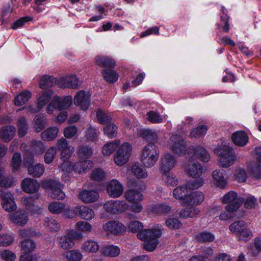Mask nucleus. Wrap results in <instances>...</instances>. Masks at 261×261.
I'll use <instances>...</instances> for the list:
<instances>
[{
	"mask_svg": "<svg viewBox=\"0 0 261 261\" xmlns=\"http://www.w3.org/2000/svg\"><path fill=\"white\" fill-rule=\"evenodd\" d=\"M53 92L51 90L44 91L42 95L39 98L38 104L42 108L50 99Z\"/></svg>",
	"mask_w": 261,
	"mask_h": 261,
	"instance_id": "58",
	"label": "nucleus"
},
{
	"mask_svg": "<svg viewBox=\"0 0 261 261\" xmlns=\"http://www.w3.org/2000/svg\"><path fill=\"white\" fill-rule=\"evenodd\" d=\"M244 202L245 207L247 208L254 207L257 201L252 196L248 197L245 201L242 197H238L237 194L234 191H229V213L237 211ZM231 217L229 214V218Z\"/></svg>",
	"mask_w": 261,
	"mask_h": 261,
	"instance_id": "3",
	"label": "nucleus"
},
{
	"mask_svg": "<svg viewBox=\"0 0 261 261\" xmlns=\"http://www.w3.org/2000/svg\"><path fill=\"white\" fill-rule=\"evenodd\" d=\"M204 199L203 194L200 191H195L189 193L188 197L185 198L187 205H199Z\"/></svg>",
	"mask_w": 261,
	"mask_h": 261,
	"instance_id": "27",
	"label": "nucleus"
},
{
	"mask_svg": "<svg viewBox=\"0 0 261 261\" xmlns=\"http://www.w3.org/2000/svg\"><path fill=\"white\" fill-rule=\"evenodd\" d=\"M214 151L218 156V162L220 166L227 168L228 165V146L221 145L216 147Z\"/></svg>",
	"mask_w": 261,
	"mask_h": 261,
	"instance_id": "14",
	"label": "nucleus"
},
{
	"mask_svg": "<svg viewBox=\"0 0 261 261\" xmlns=\"http://www.w3.org/2000/svg\"><path fill=\"white\" fill-rule=\"evenodd\" d=\"M103 229L107 232L114 236H118L123 233L126 229L125 226L117 221H110L104 224Z\"/></svg>",
	"mask_w": 261,
	"mask_h": 261,
	"instance_id": "12",
	"label": "nucleus"
},
{
	"mask_svg": "<svg viewBox=\"0 0 261 261\" xmlns=\"http://www.w3.org/2000/svg\"><path fill=\"white\" fill-rule=\"evenodd\" d=\"M199 210L195 207H186L182 209L179 212L180 217L186 219L188 218H194L199 214Z\"/></svg>",
	"mask_w": 261,
	"mask_h": 261,
	"instance_id": "43",
	"label": "nucleus"
},
{
	"mask_svg": "<svg viewBox=\"0 0 261 261\" xmlns=\"http://www.w3.org/2000/svg\"><path fill=\"white\" fill-rule=\"evenodd\" d=\"M21 248L26 252H30L36 248L35 243L32 240L26 239L21 242Z\"/></svg>",
	"mask_w": 261,
	"mask_h": 261,
	"instance_id": "61",
	"label": "nucleus"
},
{
	"mask_svg": "<svg viewBox=\"0 0 261 261\" xmlns=\"http://www.w3.org/2000/svg\"><path fill=\"white\" fill-rule=\"evenodd\" d=\"M96 64L101 67H108L113 68L116 66V61L109 56H97L94 58Z\"/></svg>",
	"mask_w": 261,
	"mask_h": 261,
	"instance_id": "26",
	"label": "nucleus"
},
{
	"mask_svg": "<svg viewBox=\"0 0 261 261\" xmlns=\"http://www.w3.org/2000/svg\"><path fill=\"white\" fill-rule=\"evenodd\" d=\"M59 131L56 126L49 127L41 133V137L45 141H53L57 137Z\"/></svg>",
	"mask_w": 261,
	"mask_h": 261,
	"instance_id": "32",
	"label": "nucleus"
},
{
	"mask_svg": "<svg viewBox=\"0 0 261 261\" xmlns=\"http://www.w3.org/2000/svg\"><path fill=\"white\" fill-rule=\"evenodd\" d=\"M162 226L157 224L150 229H145L137 234L140 240L144 241V248L148 251H152L157 247L159 242L158 239L162 235Z\"/></svg>",
	"mask_w": 261,
	"mask_h": 261,
	"instance_id": "1",
	"label": "nucleus"
},
{
	"mask_svg": "<svg viewBox=\"0 0 261 261\" xmlns=\"http://www.w3.org/2000/svg\"><path fill=\"white\" fill-rule=\"evenodd\" d=\"M171 209V206L166 203L156 204L153 207L154 212L160 214H167L170 212Z\"/></svg>",
	"mask_w": 261,
	"mask_h": 261,
	"instance_id": "59",
	"label": "nucleus"
},
{
	"mask_svg": "<svg viewBox=\"0 0 261 261\" xmlns=\"http://www.w3.org/2000/svg\"><path fill=\"white\" fill-rule=\"evenodd\" d=\"M44 225L51 231H58L60 229V225L57 221L50 217L45 218Z\"/></svg>",
	"mask_w": 261,
	"mask_h": 261,
	"instance_id": "51",
	"label": "nucleus"
},
{
	"mask_svg": "<svg viewBox=\"0 0 261 261\" xmlns=\"http://www.w3.org/2000/svg\"><path fill=\"white\" fill-rule=\"evenodd\" d=\"M64 255L68 261H81L83 258L81 253L75 250L67 251Z\"/></svg>",
	"mask_w": 261,
	"mask_h": 261,
	"instance_id": "55",
	"label": "nucleus"
},
{
	"mask_svg": "<svg viewBox=\"0 0 261 261\" xmlns=\"http://www.w3.org/2000/svg\"><path fill=\"white\" fill-rule=\"evenodd\" d=\"M42 185L45 189L51 190L50 195L51 198L61 200L65 198V194L62 190V185L59 181L54 180H45Z\"/></svg>",
	"mask_w": 261,
	"mask_h": 261,
	"instance_id": "7",
	"label": "nucleus"
},
{
	"mask_svg": "<svg viewBox=\"0 0 261 261\" xmlns=\"http://www.w3.org/2000/svg\"><path fill=\"white\" fill-rule=\"evenodd\" d=\"M57 149L55 146L50 147L46 151L44 155V161L47 164H50L55 158L57 154Z\"/></svg>",
	"mask_w": 261,
	"mask_h": 261,
	"instance_id": "56",
	"label": "nucleus"
},
{
	"mask_svg": "<svg viewBox=\"0 0 261 261\" xmlns=\"http://www.w3.org/2000/svg\"><path fill=\"white\" fill-rule=\"evenodd\" d=\"M213 177L215 180V184L220 188H223L227 184L228 175L224 169L215 170L213 173Z\"/></svg>",
	"mask_w": 261,
	"mask_h": 261,
	"instance_id": "24",
	"label": "nucleus"
},
{
	"mask_svg": "<svg viewBox=\"0 0 261 261\" xmlns=\"http://www.w3.org/2000/svg\"><path fill=\"white\" fill-rule=\"evenodd\" d=\"M125 197L128 201L133 203L140 202L143 200L142 194L134 189L127 190L125 193Z\"/></svg>",
	"mask_w": 261,
	"mask_h": 261,
	"instance_id": "36",
	"label": "nucleus"
},
{
	"mask_svg": "<svg viewBox=\"0 0 261 261\" xmlns=\"http://www.w3.org/2000/svg\"><path fill=\"white\" fill-rule=\"evenodd\" d=\"M31 96L32 94L30 91H23L15 97L14 103L16 106H21L25 104L31 98Z\"/></svg>",
	"mask_w": 261,
	"mask_h": 261,
	"instance_id": "40",
	"label": "nucleus"
},
{
	"mask_svg": "<svg viewBox=\"0 0 261 261\" xmlns=\"http://www.w3.org/2000/svg\"><path fill=\"white\" fill-rule=\"evenodd\" d=\"M162 173L163 179L168 185L175 186L177 185V179L173 172L168 171L162 172Z\"/></svg>",
	"mask_w": 261,
	"mask_h": 261,
	"instance_id": "47",
	"label": "nucleus"
},
{
	"mask_svg": "<svg viewBox=\"0 0 261 261\" xmlns=\"http://www.w3.org/2000/svg\"><path fill=\"white\" fill-rule=\"evenodd\" d=\"M99 134V132L98 129L90 126L86 131L85 137L88 140L94 141L97 139Z\"/></svg>",
	"mask_w": 261,
	"mask_h": 261,
	"instance_id": "60",
	"label": "nucleus"
},
{
	"mask_svg": "<svg viewBox=\"0 0 261 261\" xmlns=\"http://www.w3.org/2000/svg\"><path fill=\"white\" fill-rule=\"evenodd\" d=\"M90 97L84 91H80L74 97V103L79 106L83 110H86L90 105Z\"/></svg>",
	"mask_w": 261,
	"mask_h": 261,
	"instance_id": "20",
	"label": "nucleus"
},
{
	"mask_svg": "<svg viewBox=\"0 0 261 261\" xmlns=\"http://www.w3.org/2000/svg\"><path fill=\"white\" fill-rule=\"evenodd\" d=\"M101 253L104 256L114 257L120 254V249L117 246L108 245L102 248Z\"/></svg>",
	"mask_w": 261,
	"mask_h": 261,
	"instance_id": "35",
	"label": "nucleus"
},
{
	"mask_svg": "<svg viewBox=\"0 0 261 261\" xmlns=\"http://www.w3.org/2000/svg\"><path fill=\"white\" fill-rule=\"evenodd\" d=\"M57 80L54 77L45 74L41 77L40 87L41 89H46L55 86Z\"/></svg>",
	"mask_w": 261,
	"mask_h": 261,
	"instance_id": "39",
	"label": "nucleus"
},
{
	"mask_svg": "<svg viewBox=\"0 0 261 261\" xmlns=\"http://www.w3.org/2000/svg\"><path fill=\"white\" fill-rule=\"evenodd\" d=\"M23 191L28 193H36L40 188L39 182L35 179L31 178H25L21 184Z\"/></svg>",
	"mask_w": 261,
	"mask_h": 261,
	"instance_id": "19",
	"label": "nucleus"
},
{
	"mask_svg": "<svg viewBox=\"0 0 261 261\" xmlns=\"http://www.w3.org/2000/svg\"><path fill=\"white\" fill-rule=\"evenodd\" d=\"M159 147L154 143H150L143 148L140 160L145 168H150L155 165L159 159Z\"/></svg>",
	"mask_w": 261,
	"mask_h": 261,
	"instance_id": "2",
	"label": "nucleus"
},
{
	"mask_svg": "<svg viewBox=\"0 0 261 261\" xmlns=\"http://www.w3.org/2000/svg\"><path fill=\"white\" fill-rule=\"evenodd\" d=\"M130 172L132 174L135 176L138 179L146 178L148 176L146 170L138 163H135L132 166Z\"/></svg>",
	"mask_w": 261,
	"mask_h": 261,
	"instance_id": "37",
	"label": "nucleus"
},
{
	"mask_svg": "<svg viewBox=\"0 0 261 261\" xmlns=\"http://www.w3.org/2000/svg\"><path fill=\"white\" fill-rule=\"evenodd\" d=\"M107 191L110 197L117 198L123 193V188L119 181L112 179L107 185Z\"/></svg>",
	"mask_w": 261,
	"mask_h": 261,
	"instance_id": "16",
	"label": "nucleus"
},
{
	"mask_svg": "<svg viewBox=\"0 0 261 261\" xmlns=\"http://www.w3.org/2000/svg\"><path fill=\"white\" fill-rule=\"evenodd\" d=\"M176 160L174 156L169 152L165 153L160 160V170L161 172L170 171L175 165Z\"/></svg>",
	"mask_w": 261,
	"mask_h": 261,
	"instance_id": "17",
	"label": "nucleus"
},
{
	"mask_svg": "<svg viewBox=\"0 0 261 261\" xmlns=\"http://www.w3.org/2000/svg\"><path fill=\"white\" fill-rule=\"evenodd\" d=\"M194 155L204 162H207L210 159L208 152L202 146L192 147Z\"/></svg>",
	"mask_w": 261,
	"mask_h": 261,
	"instance_id": "38",
	"label": "nucleus"
},
{
	"mask_svg": "<svg viewBox=\"0 0 261 261\" xmlns=\"http://www.w3.org/2000/svg\"><path fill=\"white\" fill-rule=\"evenodd\" d=\"M93 163L88 160L80 161L75 163L72 167L73 170L79 173L88 172L92 168Z\"/></svg>",
	"mask_w": 261,
	"mask_h": 261,
	"instance_id": "28",
	"label": "nucleus"
},
{
	"mask_svg": "<svg viewBox=\"0 0 261 261\" xmlns=\"http://www.w3.org/2000/svg\"><path fill=\"white\" fill-rule=\"evenodd\" d=\"M78 233L73 230H69L67 235H62L57 238L58 246L63 249H69L74 245L73 239L77 238Z\"/></svg>",
	"mask_w": 261,
	"mask_h": 261,
	"instance_id": "11",
	"label": "nucleus"
},
{
	"mask_svg": "<svg viewBox=\"0 0 261 261\" xmlns=\"http://www.w3.org/2000/svg\"><path fill=\"white\" fill-rule=\"evenodd\" d=\"M14 184V178L5 175V171L0 169V187L9 188Z\"/></svg>",
	"mask_w": 261,
	"mask_h": 261,
	"instance_id": "44",
	"label": "nucleus"
},
{
	"mask_svg": "<svg viewBox=\"0 0 261 261\" xmlns=\"http://www.w3.org/2000/svg\"><path fill=\"white\" fill-rule=\"evenodd\" d=\"M18 135L20 137H24L27 133L28 125L24 117H21L17 122Z\"/></svg>",
	"mask_w": 261,
	"mask_h": 261,
	"instance_id": "49",
	"label": "nucleus"
},
{
	"mask_svg": "<svg viewBox=\"0 0 261 261\" xmlns=\"http://www.w3.org/2000/svg\"><path fill=\"white\" fill-rule=\"evenodd\" d=\"M16 128L13 125L2 127L0 129V138L4 141H10L14 136Z\"/></svg>",
	"mask_w": 261,
	"mask_h": 261,
	"instance_id": "30",
	"label": "nucleus"
},
{
	"mask_svg": "<svg viewBox=\"0 0 261 261\" xmlns=\"http://www.w3.org/2000/svg\"><path fill=\"white\" fill-rule=\"evenodd\" d=\"M252 237V231L246 226V224L240 232L238 234L237 237L241 240L246 241Z\"/></svg>",
	"mask_w": 261,
	"mask_h": 261,
	"instance_id": "64",
	"label": "nucleus"
},
{
	"mask_svg": "<svg viewBox=\"0 0 261 261\" xmlns=\"http://www.w3.org/2000/svg\"><path fill=\"white\" fill-rule=\"evenodd\" d=\"M61 85L63 88L77 89L79 86L78 78L74 75L61 79Z\"/></svg>",
	"mask_w": 261,
	"mask_h": 261,
	"instance_id": "29",
	"label": "nucleus"
},
{
	"mask_svg": "<svg viewBox=\"0 0 261 261\" xmlns=\"http://www.w3.org/2000/svg\"><path fill=\"white\" fill-rule=\"evenodd\" d=\"M255 161H251L247 164L249 174L255 179L261 178V147L256 146L251 152Z\"/></svg>",
	"mask_w": 261,
	"mask_h": 261,
	"instance_id": "4",
	"label": "nucleus"
},
{
	"mask_svg": "<svg viewBox=\"0 0 261 261\" xmlns=\"http://www.w3.org/2000/svg\"><path fill=\"white\" fill-rule=\"evenodd\" d=\"M22 164L21 155L20 153L15 152L12 156L11 161V166L13 172L19 170Z\"/></svg>",
	"mask_w": 261,
	"mask_h": 261,
	"instance_id": "48",
	"label": "nucleus"
},
{
	"mask_svg": "<svg viewBox=\"0 0 261 261\" xmlns=\"http://www.w3.org/2000/svg\"><path fill=\"white\" fill-rule=\"evenodd\" d=\"M118 127L114 123H111L106 125L103 128L105 134L109 138H113L117 136Z\"/></svg>",
	"mask_w": 261,
	"mask_h": 261,
	"instance_id": "53",
	"label": "nucleus"
},
{
	"mask_svg": "<svg viewBox=\"0 0 261 261\" xmlns=\"http://www.w3.org/2000/svg\"><path fill=\"white\" fill-rule=\"evenodd\" d=\"M147 120L152 123H161L163 122L164 118L159 112L150 111L147 114Z\"/></svg>",
	"mask_w": 261,
	"mask_h": 261,
	"instance_id": "50",
	"label": "nucleus"
},
{
	"mask_svg": "<svg viewBox=\"0 0 261 261\" xmlns=\"http://www.w3.org/2000/svg\"><path fill=\"white\" fill-rule=\"evenodd\" d=\"M104 79L108 83H113L116 82L118 79V73L111 69H105L101 72Z\"/></svg>",
	"mask_w": 261,
	"mask_h": 261,
	"instance_id": "41",
	"label": "nucleus"
},
{
	"mask_svg": "<svg viewBox=\"0 0 261 261\" xmlns=\"http://www.w3.org/2000/svg\"><path fill=\"white\" fill-rule=\"evenodd\" d=\"M65 209V205L63 203L54 202L48 205V210L50 213L54 214L61 213Z\"/></svg>",
	"mask_w": 261,
	"mask_h": 261,
	"instance_id": "57",
	"label": "nucleus"
},
{
	"mask_svg": "<svg viewBox=\"0 0 261 261\" xmlns=\"http://www.w3.org/2000/svg\"><path fill=\"white\" fill-rule=\"evenodd\" d=\"M189 193V189L186 185L176 187L173 192V195L175 198L182 200L183 203L185 204V198L188 197Z\"/></svg>",
	"mask_w": 261,
	"mask_h": 261,
	"instance_id": "31",
	"label": "nucleus"
},
{
	"mask_svg": "<svg viewBox=\"0 0 261 261\" xmlns=\"http://www.w3.org/2000/svg\"><path fill=\"white\" fill-rule=\"evenodd\" d=\"M233 143L237 146L243 147L245 146L249 141L248 135L244 131H237L231 136Z\"/></svg>",
	"mask_w": 261,
	"mask_h": 261,
	"instance_id": "25",
	"label": "nucleus"
},
{
	"mask_svg": "<svg viewBox=\"0 0 261 261\" xmlns=\"http://www.w3.org/2000/svg\"><path fill=\"white\" fill-rule=\"evenodd\" d=\"M207 130V127L205 125H200L197 127L193 128L190 133L191 137L198 138L204 136Z\"/></svg>",
	"mask_w": 261,
	"mask_h": 261,
	"instance_id": "52",
	"label": "nucleus"
},
{
	"mask_svg": "<svg viewBox=\"0 0 261 261\" xmlns=\"http://www.w3.org/2000/svg\"><path fill=\"white\" fill-rule=\"evenodd\" d=\"M20 148L30 152L32 154H41L45 150V146L43 143L41 141L33 140L30 143L29 148H27L25 143L21 144Z\"/></svg>",
	"mask_w": 261,
	"mask_h": 261,
	"instance_id": "15",
	"label": "nucleus"
},
{
	"mask_svg": "<svg viewBox=\"0 0 261 261\" xmlns=\"http://www.w3.org/2000/svg\"><path fill=\"white\" fill-rule=\"evenodd\" d=\"M0 199L2 206L6 211L11 212L16 209L14 194L11 192L5 189H0Z\"/></svg>",
	"mask_w": 261,
	"mask_h": 261,
	"instance_id": "8",
	"label": "nucleus"
},
{
	"mask_svg": "<svg viewBox=\"0 0 261 261\" xmlns=\"http://www.w3.org/2000/svg\"><path fill=\"white\" fill-rule=\"evenodd\" d=\"M11 221L19 226L26 224L28 221V214L24 210L16 211L9 215Z\"/></svg>",
	"mask_w": 261,
	"mask_h": 261,
	"instance_id": "22",
	"label": "nucleus"
},
{
	"mask_svg": "<svg viewBox=\"0 0 261 261\" xmlns=\"http://www.w3.org/2000/svg\"><path fill=\"white\" fill-rule=\"evenodd\" d=\"M215 235L208 231H203L196 234L195 239L198 241L203 243L212 242L215 240Z\"/></svg>",
	"mask_w": 261,
	"mask_h": 261,
	"instance_id": "45",
	"label": "nucleus"
},
{
	"mask_svg": "<svg viewBox=\"0 0 261 261\" xmlns=\"http://www.w3.org/2000/svg\"><path fill=\"white\" fill-rule=\"evenodd\" d=\"M40 194L36 193L33 196L24 197L22 198L21 201L25 205L26 209L30 211L32 214H40L42 212V208L34 205L36 200L39 199Z\"/></svg>",
	"mask_w": 261,
	"mask_h": 261,
	"instance_id": "13",
	"label": "nucleus"
},
{
	"mask_svg": "<svg viewBox=\"0 0 261 261\" xmlns=\"http://www.w3.org/2000/svg\"><path fill=\"white\" fill-rule=\"evenodd\" d=\"M170 149L178 154H185L187 151V142L184 138L178 135L175 134L170 138Z\"/></svg>",
	"mask_w": 261,
	"mask_h": 261,
	"instance_id": "9",
	"label": "nucleus"
},
{
	"mask_svg": "<svg viewBox=\"0 0 261 261\" xmlns=\"http://www.w3.org/2000/svg\"><path fill=\"white\" fill-rule=\"evenodd\" d=\"M187 174L193 178L200 177L203 172V168L198 162H189L185 167Z\"/></svg>",
	"mask_w": 261,
	"mask_h": 261,
	"instance_id": "21",
	"label": "nucleus"
},
{
	"mask_svg": "<svg viewBox=\"0 0 261 261\" xmlns=\"http://www.w3.org/2000/svg\"><path fill=\"white\" fill-rule=\"evenodd\" d=\"M120 144V141L118 139L108 142L102 148V154L106 156L110 155L116 150Z\"/></svg>",
	"mask_w": 261,
	"mask_h": 261,
	"instance_id": "33",
	"label": "nucleus"
},
{
	"mask_svg": "<svg viewBox=\"0 0 261 261\" xmlns=\"http://www.w3.org/2000/svg\"><path fill=\"white\" fill-rule=\"evenodd\" d=\"M99 193L95 190H81L79 195V198L84 203H88L96 201L99 198Z\"/></svg>",
	"mask_w": 261,
	"mask_h": 261,
	"instance_id": "18",
	"label": "nucleus"
},
{
	"mask_svg": "<svg viewBox=\"0 0 261 261\" xmlns=\"http://www.w3.org/2000/svg\"><path fill=\"white\" fill-rule=\"evenodd\" d=\"M119 146L114 158L115 164L121 166L128 162L132 154V147L131 144L128 142H125Z\"/></svg>",
	"mask_w": 261,
	"mask_h": 261,
	"instance_id": "5",
	"label": "nucleus"
},
{
	"mask_svg": "<svg viewBox=\"0 0 261 261\" xmlns=\"http://www.w3.org/2000/svg\"><path fill=\"white\" fill-rule=\"evenodd\" d=\"M72 98L70 96L61 98L58 96L54 97L49 103L47 108V113L51 114L54 110H62L69 108L72 103Z\"/></svg>",
	"mask_w": 261,
	"mask_h": 261,
	"instance_id": "6",
	"label": "nucleus"
},
{
	"mask_svg": "<svg viewBox=\"0 0 261 261\" xmlns=\"http://www.w3.org/2000/svg\"><path fill=\"white\" fill-rule=\"evenodd\" d=\"M99 248L97 243L91 240L85 242L82 246V249L89 252H96Z\"/></svg>",
	"mask_w": 261,
	"mask_h": 261,
	"instance_id": "54",
	"label": "nucleus"
},
{
	"mask_svg": "<svg viewBox=\"0 0 261 261\" xmlns=\"http://www.w3.org/2000/svg\"><path fill=\"white\" fill-rule=\"evenodd\" d=\"M34 128L37 133L43 130L47 123V120L44 114L37 115L33 120Z\"/></svg>",
	"mask_w": 261,
	"mask_h": 261,
	"instance_id": "34",
	"label": "nucleus"
},
{
	"mask_svg": "<svg viewBox=\"0 0 261 261\" xmlns=\"http://www.w3.org/2000/svg\"><path fill=\"white\" fill-rule=\"evenodd\" d=\"M139 135L148 141L155 142L158 136L155 132L149 129H142L140 130Z\"/></svg>",
	"mask_w": 261,
	"mask_h": 261,
	"instance_id": "46",
	"label": "nucleus"
},
{
	"mask_svg": "<svg viewBox=\"0 0 261 261\" xmlns=\"http://www.w3.org/2000/svg\"><path fill=\"white\" fill-rule=\"evenodd\" d=\"M204 184V180L202 178L198 179L191 180L189 181L186 184L189 190H194L195 189H198L203 186Z\"/></svg>",
	"mask_w": 261,
	"mask_h": 261,
	"instance_id": "63",
	"label": "nucleus"
},
{
	"mask_svg": "<svg viewBox=\"0 0 261 261\" xmlns=\"http://www.w3.org/2000/svg\"><path fill=\"white\" fill-rule=\"evenodd\" d=\"M24 162L28 166V174L34 177H40L42 175L45 171V168L43 164L38 163L32 164L34 162V157L32 155L24 157Z\"/></svg>",
	"mask_w": 261,
	"mask_h": 261,
	"instance_id": "10",
	"label": "nucleus"
},
{
	"mask_svg": "<svg viewBox=\"0 0 261 261\" xmlns=\"http://www.w3.org/2000/svg\"><path fill=\"white\" fill-rule=\"evenodd\" d=\"M19 233L22 238L40 237L41 236L40 232L36 231L33 229H22L19 230Z\"/></svg>",
	"mask_w": 261,
	"mask_h": 261,
	"instance_id": "62",
	"label": "nucleus"
},
{
	"mask_svg": "<svg viewBox=\"0 0 261 261\" xmlns=\"http://www.w3.org/2000/svg\"><path fill=\"white\" fill-rule=\"evenodd\" d=\"M73 213L86 220H90L94 217V211L90 207L84 205L75 207Z\"/></svg>",
	"mask_w": 261,
	"mask_h": 261,
	"instance_id": "23",
	"label": "nucleus"
},
{
	"mask_svg": "<svg viewBox=\"0 0 261 261\" xmlns=\"http://www.w3.org/2000/svg\"><path fill=\"white\" fill-rule=\"evenodd\" d=\"M77 154L79 158L87 160L92 154L91 147L87 145H80L77 149Z\"/></svg>",
	"mask_w": 261,
	"mask_h": 261,
	"instance_id": "42",
	"label": "nucleus"
}]
</instances>
